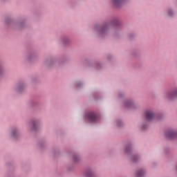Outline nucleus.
Segmentation results:
<instances>
[{"label": "nucleus", "instance_id": "obj_1", "mask_svg": "<svg viewBox=\"0 0 177 177\" xmlns=\"http://www.w3.org/2000/svg\"><path fill=\"white\" fill-rule=\"evenodd\" d=\"M110 26L114 27L113 35L117 37L121 30H122V23L117 17L112 18L109 21H105L102 25L95 24L93 28V31L97 38H104L110 34Z\"/></svg>", "mask_w": 177, "mask_h": 177}, {"label": "nucleus", "instance_id": "obj_2", "mask_svg": "<svg viewBox=\"0 0 177 177\" xmlns=\"http://www.w3.org/2000/svg\"><path fill=\"white\" fill-rule=\"evenodd\" d=\"M84 119L90 124H96L100 121V113L97 111H89L84 115Z\"/></svg>", "mask_w": 177, "mask_h": 177}, {"label": "nucleus", "instance_id": "obj_3", "mask_svg": "<svg viewBox=\"0 0 177 177\" xmlns=\"http://www.w3.org/2000/svg\"><path fill=\"white\" fill-rule=\"evenodd\" d=\"M123 153L128 156L133 162H138L140 160L139 155H132V142H127L123 148Z\"/></svg>", "mask_w": 177, "mask_h": 177}, {"label": "nucleus", "instance_id": "obj_4", "mask_svg": "<svg viewBox=\"0 0 177 177\" xmlns=\"http://www.w3.org/2000/svg\"><path fill=\"white\" fill-rule=\"evenodd\" d=\"M41 123V118H32L30 120L28 124V132L32 133V132H37L39 128V124Z\"/></svg>", "mask_w": 177, "mask_h": 177}, {"label": "nucleus", "instance_id": "obj_5", "mask_svg": "<svg viewBox=\"0 0 177 177\" xmlns=\"http://www.w3.org/2000/svg\"><path fill=\"white\" fill-rule=\"evenodd\" d=\"M162 98L168 102L176 100L177 99V86H174L171 90L167 91L162 95Z\"/></svg>", "mask_w": 177, "mask_h": 177}, {"label": "nucleus", "instance_id": "obj_6", "mask_svg": "<svg viewBox=\"0 0 177 177\" xmlns=\"http://www.w3.org/2000/svg\"><path fill=\"white\" fill-rule=\"evenodd\" d=\"M123 107L127 110H138L139 105L135 102L132 99H128L123 102Z\"/></svg>", "mask_w": 177, "mask_h": 177}, {"label": "nucleus", "instance_id": "obj_7", "mask_svg": "<svg viewBox=\"0 0 177 177\" xmlns=\"http://www.w3.org/2000/svg\"><path fill=\"white\" fill-rule=\"evenodd\" d=\"M20 136V129L16 127H12L8 130V137L12 140H17Z\"/></svg>", "mask_w": 177, "mask_h": 177}, {"label": "nucleus", "instance_id": "obj_8", "mask_svg": "<svg viewBox=\"0 0 177 177\" xmlns=\"http://www.w3.org/2000/svg\"><path fill=\"white\" fill-rule=\"evenodd\" d=\"M38 58V52L36 50L29 51L24 57L25 60L26 62H29L31 63L32 62H35Z\"/></svg>", "mask_w": 177, "mask_h": 177}, {"label": "nucleus", "instance_id": "obj_9", "mask_svg": "<svg viewBox=\"0 0 177 177\" xmlns=\"http://www.w3.org/2000/svg\"><path fill=\"white\" fill-rule=\"evenodd\" d=\"M84 177H97L96 169L93 167H87L84 172Z\"/></svg>", "mask_w": 177, "mask_h": 177}, {"label": "nucleus", "instance_id": "obj_10", "mask_svg": "<svg viewBox=\"0 0 177 177\" xmlns=\"http://www.w3.org/2000/svg\"><path fill=\"white\" fill-rule=\"evenodd\" d=\"M147 174V169L146 167H138L137 168L134 173V177H145Z\"/></svg>", "mask_w": 177, "mask_h": 177}, {"label": "nucleus", "instance_id": "obj_11", "mask_svg": "<svg viewBox=\"0 0 177 177\" xmlns=\"http://www.w3.org/2000/svg\"><path fill=\"white\" fill-rule=\"evenodd\" d=\"M111 2L113 8H115V9H120V8H122L125 3H128L129 0H111Z\"/></svg>", "mask_w": 177, "mask_h": 177}, {"label": "nucleus", "instance_id": "obj_12", "mask_svg": "<svg viewBox=\"0 0 177 177\" xmlns=\"http://www.w3.org/2000/svg\"><path fill=\"white\" fill-rule=\"evenodd\" d=\"M145 118L146 121L150 122L153 121V118H156V112L152 109H147L145 112Z\"/></svg>", "mask_w": 177, "mask_h": 177}, {"label": "nucleus", "instance_id": "obj_13", "mask_svg": "<svg viewBox=\"0 0 177 177\" xmlns=\"http://www.w3.org/2000/svg\"><path fill=\"white\" fill-rule=\"evenodd\" d=\"M59 44H61L63 46H69L71 44V38L68 36H62L59 39Z\"/></svg>", "mask_w": 177, "mask_h": 177}, {"label": "nucleus", "instance_id": "obj_14", "mask_svg": "<svg viewBox=\"0 0 177 177\" xmlns=\"http://www.w3.org/2000/svg\"><path fill=\"white\" fill-rule=\"evenodd\" d=\"M16 30H22L26 27V20L19 19L18 21H15L13 24Z\"/></svg>", "mask_w": 177, "mask_h": 177}, {"label": "nucleus", "instance_id": "obj_15", "mask_svg": "<svg viewBox=\"0 0 177 177\" xmlns=\"http://www.w3.org/2000/svg\"><path fill=\"white\" fill-rule=\"evenodd\" d=\"M103 62H95L92 64H88V67H92L93 70H100V68H103Z\"/></svg>", "mask_w": 177, "mask_h": 177}, {"label": "nucleus", "instance_id": "obj_16", "mask_svg": "<svg viewBox=\"0 0 177 177\" xmlns=\"http://www.w3.org/2000/svg\"><path fill=\"white\" fill-rule=\"evenodd\" d=\"M27 86V84L26 82H19L18 83L16 86L15 87V92H23L24 89H26V87Z\"/></svg>", "mask_w": 177, "mask_h": 177}, {"label": "nucleus", "instance_id": "obj_17", "mask_svg": "<svg viewBox=\"0 0 177 177\" xmlns=\"http://www.w3.org/2000/svg\"><path fill=\"white\" fill-rule=\"evenodd\" d=\"M175 16V10L174 8L169 7L165 10V17H174Z\"/></svg>", "mask_w": 177, "mask_h": 177}, {"label": "nucleus", "instance_id": "obj_18", "mask_svg": "<svg viewBox=\"0 0 177 177\" xmlns=\"http://www.w3.org/2000/svg\"><path fill=\"white\" fill-rule=\"evenodd\" d=\"M57 63V58L53 57V58H49L46 60V65H47L48 67H52V66H55Z\"/></svg>", "mask_w": 177, "mask_h": 177}, {"label": "nucleus", "instance_id": "obj_19", "mask_svg": "<svg viewBox=\"0 0 177 177\" xmlns=\"http://www.w3.org/2000/svg\"><path fill=\"white\" fill-rule=\"evenodd\" d=\"M74 85L75 88L81 89V88H84V86H85V83L84 82V81L77 80L74 82Z\"/></svg>", "mask_w": 177, "mask_h": 177}, {"label": "nucleus", "instance_id": "obj_20", "mask_svg": "<svg viewBox=\"0 0 177 177\" xmlns=\"http://www.w3.org/2000/svg\"><path fill=\"white\" fill-rule=\"evenodd\" d=\"M73 160L75 164H78V162L81 161V155L78 153H74L73 156Z\"/></svg>", "mask_w": 177, "mask_h": 177}, {"label": "nucleus", "instance_id": "obj_21", "mask_svg": "<svg viewBox=\"0 0 177 177\" xmlns=\"http://www.w3.org/2000/svg\"><path fill=\"white\" fill-rule=\"evenodd\" d=\"M115 122H116V125H117L118 128H122V127H124V125H125V124L121 119H116Z\"/></svg>", "mask_w": 177, "mask_h": 177}, {"label": "nucleus", "instance_id": "obj_22", "mask_svg": "<svg viewBox=\"0 0 177 177\" xmlns=\"http://www.w3.org/2000/svg\"><path fill=\"white\" fill-rule=\"evenodd\" d=\"M127 96V94L124 91H120L118 94V99H124Z\"/></svg>", "mask_w": 177, "mask_h": 177}, {"label": "nucleus", "instance_id": "obj_23", "mask_svg": "<svg viewBox=\"0 0 177 177\" xmlns=\"http://www.w3.org/2000/svg\"><path fill=\"white\" fill-rule=\"evenodd\" d=\"M141 128L142 129L145 130V129H147V128H149V123L147 121L142 122V124H141Z\"/></svg>", "mask_w": 177, "mask_h": 177}, {"label": "nucleus", "instance_id": "obj_24", "mask_svg": "<svg viewBox=\"0 0 177 177\" xmlns=\"http://www.w3.org/2000/svg\"><path fill=\"white\" fill-rule=\"evenodd\" d=\"M3 74H5V68L3 67L2 62H0V76L3 75Z\"/></svg>", "mask_w": 177, "mask_h": 177}, {"label": "nucleus", "instance_id": "obj_25", "mask_svg": "<svg viewBox=\"0 0 177 177\" xmlns=\"http://www.w3.org/2000/svg\"><path fill=\"white\" fill-rule=\"evenodd\" d=\"M5 24L9 26V24H12V19L10 18H6L4 21Z\"/></svg>", "mask_w": 177, "mask_h": 177}, {"label": "nucleus", "instance_id": "obj_26", "mask_svg": "<svg viewBox=\"0 0 177 177\" xmlns=\"http://www.w3.org/2000/svg\"><path fill=\"white\" fill-rule=\"evenodd\" d=\"M99 97H100L99 93L94 94V99H95V100H99Z\"/></svg>", "mask_w": 177, "mask_h": 177}, {"label": "nucleus", "instance_id": "obj_27", "mask_svg": "<svg viewBox=\"0 0 177 177\" xmlns=\"http://www.w3.org/2000/svg\"><path fill=\"white\" fill-rule=\"evenodd\" d=\"M39 147H45V142H39Z\"/></svg>", "mask_w": 177, "mask_h": 177}, {"label": "nucleus", "instance_id": "obj_28", "mask_svg": "<svg viewBox=\"0 0 177 177\" xmlns=\"http://www.w3.org/2000/svg\"><path fill=\"white\" fill-rule=\"evenodd\" d=\"M112 57H113L111 55H109V56L107 57V59H108V60H110V59H111Z\"/></svg>", "mask_w": 177, "mask_h": 177}, {"label": "nucleus", "instance_id": "obj_29", "mask_svg": "<svg viewBox=\"0 0 177 177\" xmlns=\"http://www.w3.org/2000/svg\"><path fill=\"white\" fill-rule=\"evenodd\" d=\"M1 1H2V2H6V1L8 0H1Z\"/></svg>", "mask_w": 177, "mask_h": 177}, {"label": "nucleus", "instance_id": "obj_30", "mask_svg": "<svg viewBox=\"0 0 177 177\" xmlns=\"http://www.w3.org/2000/svg\"><path fill=\"white\" fill-rule=\"evenodd\" d=\"M129 38H131V36H129Z\"/></svg>", "mask_w": 177, "mask_h": 177}]
</instances>
